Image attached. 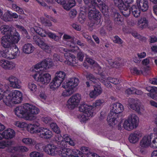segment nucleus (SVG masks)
I'll list each match as a JSON object with an SVG mask.
<instances>
[{
	"mask_svg": "<svg viewBox=\"0 0 157 157\" xmlns=\"http://www.w3.org/2000/svg\"><path fill=\"white\" fill-rule=\"evenodd\" d=\"M39 111L36 107L29 103L17 107L15 109V113L17 116L30 121L34 120L36 117L34 115L38 114Z\"/></svg>",
	"mask_w": 157,
	"mask_h": 157,
	"instance_id": "nucleus-1",
	"label": "nucleus"
},
{
	"mask_svg": "<svg viewBox=\"0 0 157 157\" xmlns=\"http://www.w3.org/2000/svg\"><path fill=\"white\" fill-rule=\"evenodd\" d=\"M30 128L31 133H40L41 138L48 139L51 138L52 136V132L49 129L43 127H39L40 124L38 122L32 124Z\"/></svg>",
	"mask_w": 157,
	"mask_h": 157,
	"instance_id": "nucleus-2",
	"label": "nucleus"
},
{
	"mask_svg": "<svg viewBox=\"0 0 157 157\" xmlns=\"http://www.w3.org/2000/svg\"><path fill=\"white\" fill-rule=\"evenodd\" d=\"M79 82V79L76 78H72L66 83H63V87L66 89L62 93L64 97L69 96L74 92L75 88L78 86Z\"/></svg>",
	"mask_w": 157,
	"mask_h": 157,
	"instance_id": "nucleus-3",
	"label": "nucleus"
},
{
	"mask_svg": "<svg viewBox=\"0 0 157 157\" xmlns=\"http://www.w3.org/2000/svg\"><path fill=\"white\" fill-rule=\"evenodd\" d=\"M138 121V117L135 114H132L123 123V127L127 130H131L137 127Z\"/></svg>",
	"mask_w": 157,
	"mask_h": 157,
	"instance_id": "nucleus-4",
	"label": "nucleus"
},
{
	"mask_svg": "<svg viewBox=\"0 0 157 157\" xmlns=\"http://www.w3.org/2000/svg\"><path fill=\"white\" fill-rule=\"evenodd\" d=\"M66 75V74L64 71H60L57 72L52 82L49 84L50 88L52 90L57 89L65 79Z\"/></svg>",
	"mask_w": 157,
	"mask_h": 157,
	"instance_id": "nucleus-5",
	"label": "nucleus"
},
{
	"mask_svg": "<svg viewBox=\"0 0 157 157\" xmlns=\"http://www.w3.org/2000/svg\"><path fill=\"white\" fill-rule=\"evenodd\" d=\"M81 99V95L78 94H76L72 96L67 101V107L70 109H72L78 105Z\"/></svg>",
	"mask_w": 157,
	"mask_h": 157,
	"instance_id": "nucleus-6",
	"label": "nucleus"
},
{
	"mask_svg": "<svg viewBox=\"0 0 157 157\" xmlns=\"http://www.w3.org/2000/svg\"><path fill=\"white\" fill-rule=\"evenodd\" d=\"M96 6L90 5L88 6V16L90 19L99 21L100 19V12L97 10Z\"/></svg>",
	"mask_w": 157,
	"mask_h": 157,
	"instance_id": "nucleus-7",
	"label": "nucleus"
},
{
	"mask_svg": "<svg viewBox=\"0 0 157 157\" xmlns=\"http://www.w3.org/2000/svg\"><path fill=\"white\" fill-rule=\"evenodd\" d=\"M128 102L129 103L130 107L132 109L135 110L138 113L141 114L142 111V109L140 107V102L137 99L129 98Z\"/></svg>",
	"mask_w": 157,
	"mask_h": 157,
	"instance_id": "nucleus-8",
	"label": "nucleus"
},
{
	"mask_svg": "<svg viewBox=\"0 0 157 157\" xmlns=\"http://www.w3.org/2000/svg\"><path fill=\"white\" fill-rule=\"evenodd\" d=\"M153 137L152 134L144 136L140 141V145L141 148H146L150 146L151 141Z\"/></svg>",
	"mask_w": 157,
	"mask_h": 157,
	"instance_id": "nucleus-9",
	"label": "nucleus"
},
{
	"mask_svg": "<svg viewBox=\"0 0 157 157\" xmlns=\"http://www.w3.org/2000/svg\"><path fill=\"white\" fill-rule=\"evenodd\" d=\"M102 92V90L101 87V84H96L94 86V90L91 91L89 96L91 98H95L100 95Z\"/></svg>",
	"mask_w": 157,
	"mask_h": 157,
	"instance_id": "nucleus-10",
	"label": "nucleus"
},
{
	"mask_svg": "<svg viewBox=\"0 0 157 157\" xmlns=\"http://www.w3.org/2000/svg\"><path fill=\"white\" fill-rule=\"evenodd\" d=\"M0 66L6 70H12L15 67V64L13 62L6 59L0 61Z\"/></svg>",
	"mask_w": 157,
	"mask_h": 157,
	"instance_id": "nucleus-11",
	"label": "nucleus"
},
{
	"mask_svg": "<svg viewBox=\"0 0 157 157\" xmlns=\"http://www.w3.org/2000/svg\"><path fill=\"white\" fill-rule=\"evenodd\" d=\"M118 115L111 111L109 113L107 118V121L109 124L113 126L117 123Z\"/></svg>",
	"mask_w": 157,
	"mask_h": 157,
	"instance_id": "nucleus-12",
	"label": "nucleus"
},
{
	"mask_svg": "<svg viewBox=\"0 0 157 157\" xmlns=\"http://www.w3.org/2000/svg\"><path fill=\"white\" fill-rule=\"evenodd\" d=\"M8 80L10 82V86L14 88L19 89L21 87V82L17 78L13 76H11Z\"/></svg>",
	"mask_w": 157,
	"mask_h": 157,
	"instance_id": "nucleus-13",
	"label": "nucleus"
},
{
	"mask_svg": "<svg viewBox=\"0 0 157 157\" xmlns=\"http://www.w3.org/2000/svg\"><path fill=\"white\" fill-rule=\"evenodd\" d=\"M44 149L47 153L51 155H55L58 153L57 148L53 144H47Z\"/></svg>",
	"mask_w": 157,
	"mask_h": 157,
	"instance_id": "nucleus-14",
	"label": "nucleus"
},
{
	"mask_svg": "<svg viewBox=\"0 0 157 157\" xmlns=\"http://www.w3.org/2000/svg\"><path fill=\"white\" fill-rule=\"evenodd\" d=\"M11 94L13 104H17L21 102L22 100V94L20 91L15 90Z\"/></svg>",
	"mask_w": 157,
	"mask_h": 157,
	"instance_id": "nucleus-15",
	"label": "nucleus"
},
{
	"mask_svg": "<svg viewBox=\"0 0 157 157\" xmlns=\"http://www.w3.org/2000/svg\"><path fill=\"white\" fill-rule=\"evenodd\" d=\"M142 136V134L140 131H136L130 135L128 140L131 143L135 144L139 141Z\"/></svg>",
	"mask_w": 157,
	"mask_h": 157,
	"instance_id": "nucleus-16",
	"label": "nucleus"
},
{
	"mask_svg": "<svg viewBox=\"0 0 157 157\" xmlns=\"http://www.w3.org/2000/svg\"><path fill=\"white\" fill-rule=\"evenodd\" d=\"M15 135V131L13 129L9 128L4 130L1 134L2 139L10 140L13 138Z\"/></svg>",
	"mask_w": 157,
	"mask_h": 157,
	"instance_id": "nucleus-17",
	"label": "nucleus"
},
{
	"mask_svg": "<svg viewBox=\"0 0 157 157\" xmlns=\"http://www.w3.org/2000/svg\"><path fill=\"white\" fill-rule=\"evenodd\" d=\"M137 7L143 12L147 10L148 8V2L147 0H136Z\"/></svg>",
	"mask_w": 157,
	"mask_h": 157,
	"instance_id": "nucleus-18",
	"label": "nucleus"
},
{
	"mask_svg": "<svg viewBox=\"0 0 157 157\" xmlns=\"http://www.w3.org/2000/svg\"><path fill=\"white\" fill-rule=\"evenodd\" d=\"M1 44L3 47L5 48H9L12 44L10 39V35L7 34L3 36L1 38Z\"/></svg>",
	"mask_w": 157,
	"mask_h": 157,
	"instance_id": "nucleus-19",
	"label": "nucleus"
},
{
	"mask_svg": "<svg viewBox=\"0 0 157 157\" xmlns=\"http://www.w3.org/2000/svg\"><path fill=\"white\" fill-rule=\"evenodd\" d=\"M38 78V81L42 84H48L50 82L51 76L49 74L46 73L42 75H40Z\"/></svg>",
	"mask_w": 157,
	"mask_h": 157,
	"instance_id": "nucleus-20",
	"label": "nucleus"
},
{
	"mask_svg": "<svg viewBox=\"0 0 157 157\" xmlns=\"http://www.w3.org/2000/svg\"><path fill=\"white\" fill-rule=\"evenodd\" d=\"M124 110V107L120 103L117 102L112 105V109L111 111L118 114L122 112Z\"/></svg>",
	"mask_w": 157,
	"mask_h": 157,
	"instance_id": "nucleus-21",
	"label": "nucleus"
},
{
	"mask_svg": "<svg viewBox=\"0 0 157 157\" xmlns=\"http://www.w3.org/2000/svg\"><path fill=\"white\" fill-rule=\"evenodd\" d=\"M93 106L91 105H88L86 104L82 105L79 107V111L83 112L84 113H88L89 112H92L94 115V112H93Z\"/></svg>",
	"mask_w": 157,
	"mask_h": 157,
	"instance_id": "nucleus-22",
	"label": "nucleus"
},
{
	"mask_svg": "<svg viewBox=\"0 0 157 157\" xmlns=\"http://www.w3.org/2000/svg\"><path fill=\"white\" fill-rule=\"evenodd\" d=\"M0 30L2 33L3 34L10 35L13 33V31L15 29H12L11 27L8 25H3L0 27Z\"/></svg>",
	"mask_w": 157,
	"mask_h": 157,
	"instance_id": "nucleus-23",
	"label": "nucleus"
},
{
	"mask_svg": "<svg viewBox=\"0 0 157 157\" xmlns=\"http://www.w3.org/2000/svg\"><path fill=\"white\" fill-rule=\"evenodd\" d=\"M147 90L150 92L147 94L148 96L150 97L153 99H156L157 96V87H148L146 88Z\"/></svg>",
	"mask_w": 157,
	"mask_h": 157,
	"instance_id": "nucleus-24",
	"label": "nucleus"
},
{
	"mask_svg": "<svg viewBox=\"0 0 157 157\" xmlns=\"http://www.w3.org/2000/svg\"><path fill=\"white\" fill-rule=\"evenodd\" d=\"M34 48L33 46L30 43H26L22 47L23 52L26 54L32 53L34 50Z\"/></svg>",
	"mask_w": 157,
	"mask_h": 157,
	"instance_id": "nucleus-25",
	"label": "nucleus"
},
{
	"mask_svg": "<svg viewBox=\"0 0 157 157\" xmlns=\"http://www.w3.org/2000/svg\"><path fill=\"white\" fill-rule=\"evenodd\" d=\"M94 115L92 112H89L88 113H84L83 115H80L78 116V118L79 119L80 122H86L88 119L89 117H92Z\"/></svg>",
	"mask_w": 157,
	"mask_h": 157,
	"instance_id": "nucleus-26",
	"label": "nucleus"
},
{
	"mask_svg": "<svg viewBox=\"0 0 157 157\" xmlns=\"http://www.w3.org/2000/svg\"><path fill=\"white\" fill-rule=\"evenodd\" d=\"M125 6H122V8H119L121 10L122 14L125 17H128L130 13L131 9H130V6L128 5H124Z\"/></svg>",
	"mask_w": 157,
	"mask_h": 157,
	"instance_id": "nucleus-27",
	"label": "nucleus"
},
{
	"mask_svg": "<svg viewBox=\"0 0 157 157\" xmlns=\"http://www.w3.org/2000/svg\"><path fill=\"white\" fill-rule=\"evenodd\" d=\"M148 23L147 19L144 17H141L138 20V24L139 25H141L140 26V27L142 29L145 28L148 26Z\"/></svg>",
	"mask_w": 157,
	"mask_h": 157,
	"instance_id": "nucleus-28",
	"label": "nucleus"
},
{
	"mask_svg": "<svg viewBox=\"0 0 157 157\" xmlns=\"http://www.w3.org/2000/svg\"><path fill=\"white\" fill-rule=\"evenodd\" d=\"M71 151L69 149L62 148L59 150H58V153L60 156L67 157L70 155Z\"/></svg>",
	"mask_w": 157,
	"mask_h": 157,
	"instance_id": "nucleus-29",
	"label": "nucleus"
},
{
	"mask_svg": "<svg viewBox=\"0 0 157 157\" xmlns=\"http://www.w3.org/2000/svg\"><path fill=\"white\" fill-rule=\"evenodd\" d=\"M14 32H13V33L10 35L12 44L13 43H17L20 40V36L19 34L15 30H14Z\"/></svg>",
	"mask_w": 157,
	"mask_h": 157,
	"instance_id": "nucleus-30",
	"label": "nucleus"
},
{
	"mask_svg": "<svg viewBox=\"0 0 157 157\" xmlns=\"http://www.w3.org/2000/svg\"><path fill=\"white\" fill-rule=\"evenodd\" d=\"M13 99L11 94L5 97V98H3V101L5 104L7 106H10L13 104Z\"/></svg>",
	"mask_w": 157,
	"mask_h": 157,
	"instance_id": "nucleus-31",
	"label": "nucleus"
},
{
	"mask_svg": "<svg viewBox=\"0 0 157 157\" xmlns=\"http://www.w3.org/2000/svg\"><path fill=\"white\" fill-rule=\"evenodd\" d=\"M131 10L133 16L137 17L140 16V11H141L137 6L133 5L132 6Z\"/></svg>",
	"mask_w": 157,
	"mask_h": 157,
	"instance_id": "nucleus-32",
	"label": "nucleus"
},
{
	"mask_svg": "<svg viewBox=\"0 0 157 157\" xmlns=\"http://www.w3.org/2000/svg\"><path fill=\"white\" fill-rule=\"evenodd\" d=\"M87 79L92 81L94 84H97L98 82L99 79L91 73H88L86 75Z\"/></svg>",
	"mask_w": 157,
	"mask_h": 157,
	"instance_id": "nucleus-33",
	"label": "nucleus"
},
{
	"mask_svg": "<svg viewBox=\"0 0 157 157\" xmlns=\"http://www.w3.org/2000/svg\"><path fill=\"white\" fill-rule=\"evenodd\" d=\"M42 64H43V68L46 69L52 67L53 63L51 60L48 59L42 61Z\"/></svg>",
	"mask_w": 157,
	"mask_h": 157,
	"instance_id": "nucleus-34",
	"label": "nucleus"
},
{
	"mask_svg": "<svg viewBox=\"0 0 157 157\" xmlns=\"http://www.w3.org/2000/svg\"><path fill=\"white\" fill-rule=\"evenodd\" d=\"M0 57H2L8 59H12L14 58V56L12 54L10 55L9 52H5L3 51L0 52Z\"/></svg>",
	"mask_w": 157,
	"mask_h": 157,
	"instance_id": "nucleus-35",
	"label": "nucleus"
},
{
	"mask_svg": "<svg viewBox=\"0 0 157 157\" xmlns=\"http://www.w3.org/2000/svg\"><path fill=\"white\" fill-rule=\"evenodd\" d=\"M12 142L10 140H2L0 141V148H4L6 147L10 146L12 144Z\"/></svg>",
	"mask_w": 157,
	"mask_h": 157,
	"instance_id": "nucleus-36",
	"label": "nucleus"
},
{
	"mask_svg": "<svg viewBox=\"0 0 157 157\" xmlns=\"http://www.w3.org/2000/svg\"><path fill=\"white\" fill-rule=\"evenodd\" d=\"M75 51H77L78 52L77 55V58L80 61H82L84 57V55L83 53L80 52V50L79 49V48L77 46L74 47Z\"/></svg>",
	"mask_w": 157,
	"mask_h": 157,
	"instance_id": "nucleus-37",
	"label": "nucleus"
},
{
	"mask_svg": "<svg viewBox=\"0 0 157 157\" xmlns=\"http://www.w3.org/2000/svg\"><path fill=\"white\" fill-rule=\"evenodd\" d=\"M10 50H11L10 53L14 56V58L15 56L19 55L20 51L17 46L13 45L10 49Z\"/></svg>",
	"mask_w": 157,
	"mask_h": 157,
	"instance_id": "nucleus-38",
	"label": "nucleus"
},
{
	"mask_svg": "<svg viewBox=\"0 0 157 157\" xmlns=\"http://www.w3.org/2000/svg\"><path fill=\"white\" fill-rule=\"evenodd\" d=\"M36 33L42 37H45L47 35V32L40 27H38L36 29Z\"/></svg>",
	"mask_w": 157,
	"mask_h": 157,
	"instance_id": "nucleus-39",
	"label": "nucleus"
},
{
	"mask_svg": "<svg viewBox=\"0 0 157 157\" xmlns=\"http://www.w3.org/2000/svg\"><path fill=\"white\" fill-rule=\"evenodd\" d=\"M65 55H67V56H69L68 57V60L71 63L75 64L77 63L76 60L75 59V57L74 55H72L70 53H66Z\"/></svg>",
	"mask_w": 157,
	"mask_h": 157,
	"instance_id": "nucleus-40",
	"label": "nucleus"
},
{
	"mask_svg": "<svg viewBox=\"0 0 157 157\" xmlns=\"http://www.w3.org/2000/svg\"><path fill=\"white\" fill-rule=\"evenodd\" d=\"M114 4L119 9L122 8V6H125L123 0H113Z\"/></svg>",
	"mask_w": 157,
	"mask_h": 157,
	"instance_id": "nucleus-41",
	"label": "nucleus"
},
{
	"mask_svg": "<svg viewBox=\"0 0 157 157\" xmlns=\"http://www.w3.org/2000/svg\"><path fill=\"white\" fill-rule=\"evenodd\" d=\"M13 150L17 151H28V149L24 146H20L13 147Z\"/></svg>",
	"mask_w": 157,
	"mask_h": 157,
	"instance_id": "nucleus-42",
	"label": "nucleus"
},
{
	"mask_svg": "<svg viewBox=\"0 0 157 157\" xmlns=\"http://www.w3.org/2000/svg\"><path fill=\"white\" fill-rule=\"evenodd\" d=\"M12 7L15 11L18 13L21 14H24V11L23 9L17 6L16 4H13L12 5Z\"/></svg>",
	"mask_w": 157,
	"mask_h": 157,
	"instance_id": "nucleus-43",
	"label": "nucleus"
},
{
	"mask_svg": "<svg viewBox=\"0 0 157 157\" xmlns=\"http://www.w3.org/2000/svg\"><path fill=\"white\" fill-rule=\"evenodd\" d=\"M1 18L5 21H11L13 20L12 18L8 12L5 13L3 16H1Z\"/></svg>",
	"mask_w": 157,
	"mask_h": 157,
	"instance_id": "nucleus-44",
	"label": "nucleus"
},
{
	"mask_svg": "<svg viewBox=\"0 0 157 157\" xmlns=\"http://www.w3.org/2000/svg\"><path fill=\"white\" fill-rule=\"evenodd\" d=\"M111 15L114 19L121 17L117 11L114 8H111Z\"/></svg>",
	"mask_w": 157,
	"mask_h": 157,
	"instance_id": "nucleus-45",
	"label": "nucleus"
},
{
	"mask_svg": "<svg viewBox=\"0 0 157 157\" xmlns=\"http://www.w3.org/2000/svg\"><path fill=\"white\" fill-rule=\"evenodd\" d=\"M50 127L57 134H59L60 132V130L56 124L54 123H51L50 124Z\"/></svg>",
	"mask_w": 157,
	"mask_h": 157,
	"instance_id": "nucleus-46",
	"label": "nucleus"
},
{
	"mask_svg": "<svg viewBox=\"0 0 157 157\" xmlns=\"http://www.w3.org/2000/svg\"><path fill=\"white\" fill-rule=\"evenodd\" d=\"M104 102V101L103 100L99 99L97 100L93 104V105L92 106L93 107V112H94V110L95 109V107L96 108L101 106Z\"/></svg>",
	"mask_w": 157,
	"mask_h": 157,
	"instance_id": "nucleus-47",
	"label": "nucleus"
},
{
	"mask_svg": "<svg viewBox=\"0 0 157 157\" xmlns=\"http://www.w3.org/2000/svg\"><path fill=\"white\" fill-rule=\"evenodd\" d=\"M47 35L50 38L53 39L56 41H58L59 40V36L56 35L55 34L51 32H47Z\"/></svg>",
	"mask_w": 157,
	"mask_h": 157,
	"instance_id": "nucleus-48",
	"label": "nucleus"
},
{
	"mask_svg": "<svg viewBox=\"0 0 157 157\" xmlns=\"http://www.w3.org/2000/svg\"><path fill=\"white\" fill-rule=\"evenodd\" d=\"M40 48L48 53H50L51 52V48L48 44L45 42L41 46Z\"/></svg>",
	"mask_w": 157,
	"mask_h": 157,
	"instance_id": "nucleus-49",
	"label": "nucleus"
},
{
	"mask_svg": "<svg viewBox=\"0 0 157 157\" xmlns=\"http://www.w3.org/2000/svg\"><path fill=\"white\" fill-rule=\"evenodd\" d=\"M58 147L60 148H63L67 147V144L66 141L64 139L57 144Z\"/></svg>",
	"mask_w": 157,
	"mask_h": 157,
	"instance_id": "nucleus-50",
	"label": "nucleus"
},
{
	"mask_svg": "<svg viewBox=\"0 0 157 157\" xmlns=\"http://www.w3.org/2000/svg\"><path fill=\"white\" fill-rule=\"evenodd\" d=\"M28 87L30 91L34 92L37 90V86L32 82H29L28 84Z\"/></svg>",
	"mask_w": 157,
	"mask_h": 157,
	"instance_id": "nucleus-51",
	"label": "nucleus"
},
{
	"mask_svg": "<svg viewBox=\"0 0 157 157\" xmlns=\"http://www.w3.org/2000/svg\"><path fill=\"white\" fill-rule=\"evenodd\" d=\"M22 142L26 144H33L34 143V140H33L31 139L26 138H24L22 140Z\"/></svg>",
	"mask_w": 157,
	"mask_h": 157,
	"instance_id": "nucleus-52",
	"label": "nucleus"
},
{
	"mask_svg": "<svg viewBox=\"0 0 157 157\" xmlns=\"http://www.w3.org/2000/svg\"><path fill=\"white\" fill-rule=\"evenodd\" d=\"M148 28L150 30H153L157 27V22L156 21H153L149 25L148 24Z\"/></svg>",
	"mask_w": 157,
	"mask_h": 157,
	"instance_id": "nucleus-53",
	"label": "nucleus"
},
{
	"mask_svg": "<svg viewBox=\"0 0 157 157\" xmlns=\"http://www.w3.org/2000/svg\"><path fill=\"white\" fill-rule=\"evenodd\" d=\"M102 3L101 0H91V5L96 6V7H98V4L101 5Z\"/></svg>",
	"mask_w": 157,
	"mask_h": 157,
	"instance_id": "nucleus-54",
	"label": "nucleus"
},
{
	"mask_svg": "<svg viewBox=\"0 0 157 157\" xmlns=\"http://www.w3.org/2000/svg\"><path fill=\"white\" fill-rule=\"evenodd\" d=\"M64 139V138H63L60 135L57 134L56 135L54 138V141L57 144Z\"/></svg>",
	"mask_w": 157,
	"mask_h": 157,
	"instance_id": "nucleus-55",
	"label": "nucleus"
},
{
	"mask_svg": "<svg viewBox=\"0 0 157 157\" xmlns=\"http://www.w3.org/2000/svg\"><path fill=\"white\" fill-rule=\"evenodd\" d=\"M113 41L114 43L120 44H121L123 43V41L117 36H114Z\"/></svg>",
	"mask_w": 157,
	"mask_h": 157,
	"instance_id": "nucleus-56",
	"label": "nucleus"
},
{
	"mask_svg": "<svg viewBox=\"0 0 157 157\" xmlns=\"http://www.w3.org/2000/svg\"><path fill=\"white\" fill-rule=\"evenodd\" d=\"M77 12L76 10L73 9L71 10L69 12V15L71 19L75 18L76 16Z\"/></svg>",
	"mask_w": 157,
	"mask_h": 157,
	"instance_id": "nucleus-57",
	"label": "nucleus"
},
{
	"mask_svg": "<svg viewBox=\"0 0 157 157\" xmlns=\"http://www.w3.org/2000/svg\"><path fill=\"white\" fill-rule=\"evenodd\" d=\"M101 11L104 15H107L108 12V6L105 5H102Z\"/></svg>",
	"mask_w": 157,
	"mask_h": 157,
	"instance_id": "nucleus-58",
	"label": "nucleus"
},
{
	"mask_svg": "<svg viewBox=\"0 0 157 157\" xmlns=\"http://www.w3.org/2000/svg\"><path fill=\"white\" fill-rule=\"evenodd\" d=\"M40 19L45 26H52L51 22L50 21L44 19L43 17H41Z\"/></svg>",
	"mask_w": 157,
	"mask_h": 157,
	"instance_id": "nucleus-59",
	"label": "nucleus"
},
{
	"mask_svg": "<svg viewBox=\"0 0 157 157\" xmlns=\"http://www.w3.org/2000/svg\"><path fill=\"white\" fill-rule=\"evenodd\" d=\"M136 90V88L134 87H131L127 89L125 91V93L128 94H134V92Z\"/></svg>",
	"mask_w": 157,
	"mask_h": 157,
	"instance_id": "nucleus-60",
	"label": "nucleus"
},
{
	"mask_svg": "<svg viewBox=\"0 0 157 157\" xmlns=\"http://www.w3.org/2000/svg\"><path fill=\"white\" fill-rule=\"evenodd\" d=\"M108 80L109 81V82L115 85L118 84L120 82V81L119 80L114 78H108Z\"/></svg>",
	"mask_w": 157,
	"mask_h": 157,
	"instance_id": "nucleus-61",
	"label": "nucleus"
},
{
	"mask_svg": "<svg viewBox=\"0 0 157 157\" xmlns=\"http://www.w3.org/2000/svg\"><path fill=\"white\" fill-rule=\"evenodd\" d=\"M150 147L153 148H157V136L154 139L152 142H151Z\"/></svg>",
	"mask_w": 157,
	"mask_h": 157,
	"instance_id": "nucleus-62",
	"label": "nucleus"
},
{
	"mask_svg": "<svg viewBox=\"0 0 157 157\" xmlns=\"http://www.w3.org/2000/svg\"><path fill=\"white\" fill-rule=\"evenodd\" d=\"M14 124L17 127L21 128H24L26 126V124L24 122H21L19 121H17L14 122Z\"/></svg>",
	"mask_w": 157,
	"mask_h": 157,
	"instance_id": "nucleus-63",
	"label": "nucleus"
},
{
	"mask_svg": "<svg viewBox=\"0 0 157 157\" xmlns=\"http://www.w3.org/2000/svg\"><path fill=\"white\" fill-rule=\"evenodd\" d=\"M30 157H40V153L37 151H33L30 154Z\"/></svg>",
	"mask_w": 157,
	"mask_h": 157,
	"instance_id": "nucleus-64",
	"label": "nucleus"
}]
</instances>
